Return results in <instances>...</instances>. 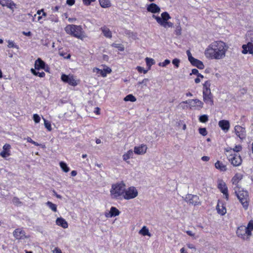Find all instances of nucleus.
<instances>
[{
  "instance_id": "obj_1",
  "label": "nucleus",
  "mask_w": 253,
  "mask_h": 253,
  "mask_svg": "<svg viewBox=\"0 0 253 253\" xmlns=\"http://www.w3.org/2000/svg\"><path fill=\"white\" fill-rule=\"evenodd\" d=\"M228 45L221 41L211 42L205 49L204 54L207 58L220 60L224 58L228 50Z\"/></svg>"
},
{
  "instance_id": "obj_2",
  "label": "nucleus",
  "mask_w": 253,
  "mask_h": 253,
  "mask_svg": "<svg viewBox=\"0 0 253 253\" xmlns=\"http://www.w3.org/2000/svg\"><path fill=\"white\" fill-rule=\"evenodd\" d=\"M65 31L68 34L82 40L86 37L81 26L68 25L65 28Z\"/></svg>"
},
{
  "instance_id": "obj_3",
  "label": "nucleus",
  "mask_w": 253,
  "mask_h": 253,
  "mask_svg": "<svg viewBox=\"0 0 253 253\" xmlns=\"http://www.w3.org/2000/svg\"><path fill=\"white\" fill-rule=\"evenodd\" d=\"M152 17L156 19L157 23L165 28H172L173 24L168 21L170 19V16L167 12H163L161 17L153 15Z\"/></svg>"
},
{
  "instance_id": "obj_4",
  "label": "nucleus",
  "mask_w": 253,
  "mask_h": 253,
  "mask_svg": "<svg viewBox=\"0 0 253 253\" xmlns=\"http://www.w3.org/2000/svg\"><path fill=\"white\" fill-rule=\"evenodd\" d=\"M126 185L123 182L117 183L112 185L110 193L114 198H118L120 196L124 197Z\"/></svg>"
},
{
  "instance_id": "obj_5",
  "label": "nucleus",
  "mask_w": 253,
  "mask_h": 253,
  "mask_svg": "<svg viewBox=\"0 0 253 253\" xmlns=\"http://www.w3.org/2000/svg\"><path fill=\"white\" fill-rule=\"evenodd\" d=\"M237 196L245 209H247L249 206V195L247 191H235Z\"/></svg>"
},
{
  "instance_id": "obj_6",
  "label": "nucleus",
  "mask_w": 253,
  "mask_h": 253,
  "mask_svg": "<svg viewBox=\"0 0 253 253\" xmlns=\"http://www.w3.org/2000/svg\"><path fill=\"white\" fill-rule=\"evenodd\" d=\"M182 104H188L191 109L195 108L199 110L202 108L204 105L203 102L198 99H189L182 101L180 103V105H181Z\"/></svg>"
},
{
  "instance_id": "obj_7",
  "label": "nucleus",
  "mask_w": 253,
  "mask_h": 253,
  "mask_svg": "<svg viewBox=\"0 0 253 253\" xmlns=\"http://www.w3.org/2000/svg\"><path fill=\"white\" fill-rule=\"evenodd\" d=\"M236 233L237 236L244 240L249 239L252 235L251 232L246 228L245 226L239 227L237 230Z\"/></svg>"
},
{
  "instance_id": "obj_8",
  "label": "nucleus",
  "mask_w": 253,
  "mask_h": 253,
  "mask_svg": "<svg viewBox=\"0 0 253 253\" xmlns=\"http://www.w3.org/2000/svg\"><path fill=\"white\" fill-rule=\"evenodd\" d=\"M138 195V191L135 187H130L128 189H125V192L123 198L126 200L133 199Z\"/></svg>"
},
{
  "instance_id": "obj_9",
  "label": "nucleus",
  "mask_w": 253,
  "mask_h": 253,
  "mask_svg": "<svg viewBox=\"0 0 253 253\" xmlns=\"http://www.w3.org/2000/svg\"><path fill=\"white\" fill-rule=\"evenodd\" d=\"M184 200L189 204L194 206L198 205L201 204L199 197L197 195L192 194H187Z\"/></svg>"
},
{
  "instance_id": "obj_10",
  "label": "nucleus",
  "mask_w": 253,
  "mask_h": 253,
  "mask_svg": "<svg viewBox=\"0 0 253 253\" xmlns=\"http://www.w3.org/2000/svg\"><path fill=\"white\" fill-rule=\"evenodd\" d=\"M234 131L236 135L241 140H243L246 137V131L245 128L240 126H236L234 127Z\"/></svg>"
},
{
  "instance_id": "obj_11",
  "label": "nucleus",
  "mask_w": 253,
  "mask_h": 253,
  "mask_svg": "<svg viewBox=\"0 0 253 253\" xmlns=\"http://www.w3.org/2000/svg\"><path fill=\"white\" fill-rule=\"evenodd\" d=\"M246 40L247 43L242 45L243 49L248 48V47L253 46V30H250L247 32Z\"/></svg>"
},
{
  "instance_id": "obj_12",
  "label": "nucleus",
  "mask_w": 253,
  "mask_h": 253,
  "mask_svg": "<svg viewBox=\"0 0 253 253\" xmlns=\"http://www.w3.org/2000/svg\"><path fill=\"white\" fill-rule=\"evenodd\" d=\"M61 80L63 82L69 84L70 85L76 86L78 84V83L74 79L73 76L69 75H66L63 74L61 76Z\"/></svg>"
},
{
  "instance_id": "obj_13",
  "label": "nucleus",
  "mask_w": 253,
  "mask_h": 253,
  "mask_svg": "<svg viewBox=\"0 0 253 253\" xmlns=\"http://www.w3.org/2000/svg\"><path fill=\"white\" fill-rule=\"evenodd\" d=\"M242 147L241 145H236L234 148H228L226 149V151L229 152L231 154V156H233L232 158H236V157H239L241 158L239 152L241 151Z\"/></svg>"
},
{
  "instance_id": "obj_14",
  "label": "nucleus",
  "mask_w": 253,
  "mask_h": 253,
  "mask_svg": "<svg viewBox=\"0 0 253 253\" xmlns=\"http://www.w3.org/2000/svg\"><path fill=\"white\" fill-rule=\"evenodd\" d=\"M13 236L17 240H23L28 238L29 236H26L25 231L21 228L16 229L13 232Z\"/></svg>"
},
{
  "instance_id": "obj_15",
  "label": "nucleus",
  "mask_w": 253,
  "mask_h": 253,
  "mask_svg": "<svg viewBox=\"0 0 253 253\" xmlns=\"http://www.w3.org/2000/svg\"><path fill=\"white\" fill-rule=\"evenodd\" d=\"M203 101L210 106L213 105V96L210 92H203Z\"/></svg>"
},
{
  "instance_id": "obj_16",
  "label": "nucleus",
  "mask_w": 253,
  "mask_h": 253,
  "mask_svg": "<svg viewBox=\"0 0 253 253\" xmlns=\"http://www.w3.org/2000/svg\"><path fill=\"white\" fill-rule=\"evenodd\" d=\"M218 188L220 191L225 196V198L228 200V193L227 187L225 184V183L222 180H219L218 181Z\"/></svg>"
},
{
  "instance_id": "obj_17",
  "label": "nucleus",
  "mask_w": 253,
  "mask_h": 253,
  "mask_svg": "<svg viewBox=\"0 0 253 253\" xmlns=\"http://www.w3.org/2000/svg\"><path fill=\"white\" fill-rule=\"evenodd\" d=\"M93 72L96 74H99L103 77H105L107 74H110L112 72V70L109 67H106L103 70L95 68L93 69Z\"/></svg>"
},
{
  "instance_id": "obj_18",
  "label": "nucleus",
  "mask_w": 253,
  "mask_h": 253,
  "mask_svg": "<svg viewBox=\"0 0 253 253\" xmlns=\"http://www.w3.org/2000/svg\"><path fill=\"white\" fill-rule=\"evenodd\" d=\"M11 146L9 144H5L2 147V150L0 153V156L3 158L8 157L10 155Z\"/></svg>"
},
{
  "instance_id": "obj_19",
  "label": "nucleus",
  "mask_w": 253,
  "mask_h": 253,
  "mask_svg": "<svg viewBox=\"0 0 253 253\" xmlns=\"http://www.w3.org/2000/svg\"><path fill=\"white\" fill-rule=\"evenodd\" d=\"M147 147L146 145L142 144L134 148V152L136 154L142 155L146 153Z\"/></svg>"
},
{
  "instance_id": "obj_20",
  "label": "nucleus",
  "mask_w": 253,
  "mask_h": 253,
  "mask_svg": "<svg viewBox=\"0 0 253 253\" xmlns=\"http://www.w3.org/2000/svg\"><path fill=\"white\" fill-rule=\"evenodd\" d=\"M219 126L225 132L229 130L230 128V123L227 120H221L218 122Z\"/></svg>"
},
{
  "instance_id": "obj_21",
  "label": "nucleus",
  "mask_w": 253,
  "mask_h": 253,
  "mask_svg": "<svg viewBox=\"0 0 253 253\" xmlns=\"http://www.w3.org/2000/svg\"><path fill=\"white\" fill-rule=\"evenodd\" d=\"M147 10L153 13H159L160 8L156 4L152 3L147 6Z\"/></svg>"
},
{
  "instance_id": "obj_22",
  "label": "nucleus",
  "mask_w": 253,
  "mask_h": 253,
  "mask_svg": "<svg viewBox=\"0 0 253 253\" xmlns=\"http://www.w3.org/2000/svg\"><path fill=\"white\" fill-rule=\"evenodd\" d=\"M45 64L41 58H38L35 61V68L37 70L40 69H44Z\"/></svg>"
},
{
  "instance_id": "obj_23",
  "label": "nucleus",
  "mask_w": 253,
  "mask_h": 253,
  "mask_svg": "<svg viewBox=\"0 0 253 253\" xmlns=\"http://www.w3.org/2000/svg\"><path fill=\"white\" fill-rule=\"evenodd\" d=\"M56 224L64 228H67L68 226L66 221L62 217H58L56 220Z\"/></svg>"
},
{
  "instance_id": "obj_24",
  "label": "nucleus",
  "mask_w": 253,
  "mask_h": 253,
  "mask_svg": "<svg viewBox=\"0 0 253 253\" xmlns=\"http://www.w3.org/2000/svg\"><path fill=\"white\" fill-rule=\"evenodd\" d=\"M190 63L194 66L197 67L200 69H203L204 68V65L203 62L196 58H194L190 61Z\"/></svg>"
},
{
  "instance_id": "obj_25",
  "label": "nucleus",
  "mask_w": 253,
  "mask_h": 253,
  "mask_svg": "<svg viewBox=\"0 0 253 253\" xmlns=\"http://www.w3.org/2000/svg\"><path fill=\"white\" fill-rule=\"evenodd\" d=\"M215 167L217 169L222 171H224L226 170V165L219 161H217L215 163Z\"/></svg>"
},
{
  "instance_id": "obj_26",
  "label": "nucleus",
  "mask_w": 253,
  "mask_h": 253,
  "mask_svg": "<svg viewBox=\"0 0 253 253\" xmlns=\"http://www.w3.org/2000/svg\"><path fill=\"white\" fill-rule=\"evenodd\" d=\"M242 178L243 175L241 174H236L232 179L233 184L237 185L239 182L242 179Z\"/></svg>"
},
{
  "instance_id": "obj_27",
  "label": "nucleus",
  "mask_w": 253,
  "mask_h": 253,
  "mask_svg": "<svg viewBox=\"0 0 253 253\" xmlns=\"http://www.w3.org/2000/svg\"><path fill=\"white\" fill-rule=\"evenodd\" d=\"M101 29L104 36L106 38H111L112 37V33L109 28L106 27H103Z\"/></svg>"
},
{
  "instance_id": "obj_28",
  "label": "nucleus",
  "mask_w": 253,
  "mask_h": 253,
  "mask_svg": "<svg viewBox=\"0 0 253 253\" xmlns=\"http://www.w3.org/2000/svg\"><path fill=\"white\" fill-rule=\"evenodd\" d=\"M216 210L217 212L222 215H224L226 212V208L223 205H220L219 204H218L216 206Z\"/></svg>"
},
{
  "instance_id": "obj_29",
  "label": "nucleus",
  "mask_w": 253,
  "mask_h": 253,
  "mask_svg": "<svg viewBox=\"0 0 253 253\" xmlns=\"http://www.w3.org/2000/svg\"><path fill=\"white\" fill-rule=\"evenodd\" d=\"M99 1L101 6L103 8H108L111 5L110 0H99Z\"/></svg>"
},
{
  "instance_id": "obj_30",
  "label": "nucleus",
  "mask_w": 253,
  "mask_h": 253,
  "mask_svg": "<svg viewBox=\"0 0 253 253\" xmlns=\"http://www.w3.org/2000/svg\"><path fill=\"white\" fill-rule=\"evenodd\" d=\"M211 83L209 81H207L203 84V92H210Z\"/></svg>"
},
{
  "instance_id": "obj_31",
  "label": "nucleus",
  "mask_w": 253,
  "mask_h": 253,
  "mask_svg": "<svg viewBox=\"0 0 253 253\" xmlns=\"http://www.w3.org/2000/svg\"><path fill=\"white\" fill-rule=\"evenodd\" d=\"M139 233L143 236L147 235L151 236V234L149 232L148 229L145 226H143L142 229L139 231Z\"/></svg>"
},
{
  "instance_id": "obj_32",
  "label": "nucleus",
  "mask_w": 253,
  "mask_h": 253,
  "mask_svg": "<svg viewBox=\"0 0 253 253\" xmlns=\"http://www.w3.org/2000/svg\"><path fill=\"white\" fill-rule=\"evenodd\" d=\"M111 216L112 217L116 216L119 215L120 211L115 207H112L110 209Z\"/></svg>"
},
{
  "instance_id": "obj_33",
  "label": "nucleus",
  "mask_w": 253,
  "mask_h": 253,
  "mask_svg": "<svg viewBox=\"0 0 253 253\" xmlns=\"http://www.w3.org/2000/svg\"><path fill=\"white\" fill-rule=\"evenodd\" d=\"M145 61L147 66L148 67L149 69H150L152 65H154L155 63V62L153 59L148 57H146L145 58Z\"/></svg>"
},
{
  "instance_id": "obj_34",
  "label": "nucleus",
  "mask_w": 253,
  "mask_h": 253,
  "mask_svg": "<svg viewBox=\"0 0 253 253\" xmlns=\"http://www.w3.org/2000/svg\"><path fill=\"white\" fill-rule=\"evenodd\" d=\"M60 166L62 170L65 172H68L70 170L69 168L67 166V164L63 162L60 163Z\"/></svg>"
},
{
  "instance_id": "obj_35",
  "label": "nucleus",
  "mask_w": 253,
  "mask_h": 253,
  "mask_svg": "<svg viewBox=\"0 0 253 253\" xmlns=\"http://www.w3.org/2000/svg\"><path fill=\"white\" fill-rule=\"evenodd\" d=\"M230 160L231 164L235 167L239 166L242 162V159H230Z\"/></svg>"
},
{
  "instance_id": "obj_36",
  "label": "nucleus",
  "mask_w": 253,
  "mask_h": 253,
  "mask_svg": "<svg viewBox=\"0 0 253 253\" xmlns=\"http://www.w3.org/2000/svg\"><path fill=\"white\" fill-rule=\"evenodd\" d=\"M125 101L135 102L136 100V98L132 94L126 95L124 99Z\"/></svg>"
},
{
  "instance_id": "obj_37",
  "label": "nucleus",
  "mask_w": 253,
  "mask_h": 253,
  "mask_svg": "<svg viewBox=\"0 0 253 253\" xmlns=\"http://www.w3.org/2000/svg\"><path fill=\"white\" fill-rule=\"evenodd\" d=\"M46 204L52 211L54 212L57 211V206L55 204L49 201H48Z\"/></svg>"
},
{
  "instance_id": "obj_38",
  "label": "nucleus",
  "mask_w": 253,
  "mask_h": 253,
  "mask_svg": "<svg viewBox=\"0 0 253 253\" xmlns=\"http://www.w3.org/2000/svg\"><path fill=\"white\" fill-rule=\"evenodd\" d=\"M31 71L35 76H38L40 77L43 78L45 76V73L43 72H36V70L34 69H31Z\"/></svg>"
},
{
  "instance_id": "obj_39",
  "label": "nucleus",
  "mask_w": 253,
  "mask_h": 253,
  "mask_svg": "<svg viewBox=\"0 0 253 253\" xmlns=\"http://www.w3.org/2000/svg\"><path fill=\"white\" fill-rule=\"evenodd\" d=\"M44 121V125L45 128L48 130L51 131L52 130V127L51 126V124L48 121H46L45 119L43 118Z\"/></svg>"
},
{
  "instance_id": "obj_40",
  "label": "nucleus",
  "mask_w": 253,
  "mask_h": 253,
  "mask_svg": "<svg viewBox=\"0 0 253 253\" xmlns=\"http://www.w3.org/2000/svg\"><path fill=\"white\" fill-rule=\"evenodd\" d=\"M48 19L51 21L55 22V23H57L59 21V19H58V17H57V16L56 15H54V14L50 15Z\"/></svg>"
},
{
  "instance_id": "obj_41",
  "label": "nucleus",
  "mask_w": 253,
  "mask_h": 253,
  "mask_svg": "<svg viewBox=\"0 0 253 253\" xmlns=\"http://www.w3.org/2000/svg\"><path fill=\"white\" fill-rule=\"evenodd\" d=\"M209 118L207 115H203L199 117V121L202 123H206L208 121Z\"/></svg>"
},
{
  "instance_id": "obj_42",
  "label": "nucleus",
  "mask_w": 253,
  "mask_h": 253,
  "mask_svg": "<svg viewBox=\"0 0 253 253\" xmlns=\"http://www.w3.org/2000/svg\"><path fill=\"white\" fill-rule=\"evenodd\" d=\"M7 42H8L7 46L9 48H16V49L19 48L18 46L16 45L13 41L8 40L7 41Z\"/></svg>"
},
{
  "instance_id": "obj_43",
  "label": "nucleus",
  "mask_w": 253,
  "mask_h": 253,
  "mask_svg": "<svg viewBox=\"0 0 253 253\" xmlns=\"http://www.w3.org/2000/svg\"><path fill=\"white\" fill-rule=\"evenodd\" d=\"M112 46L118 48L120 51H124V47L123 45L119 43H113L112 45Z\"/></svg>"
},
{
  "instance_id": "obj_44",
  "label": "nucleus",
  "mask_w": 253,
  "mask_h": 253,
  "mask_svg": "<svg viewBox=\"0 0 253 253\" xmlns=\"http://www.w3.org/2000/svg\"><path fill=\"white\" fill-rule=\"evenodd\" d=\"M190 74L191 75H192V74L196 75L198 77H200L202 79L204 78V76L202 75H201V74H200L199 73L198 70L196 69H193L192 70V73Z\"/></svg>"
},
{
  "instance_id": "obj_45",
  "label": "nucleus",
  "mask_w": 253,
  "mask_h": 253,
  "mask_svg": "<svg viewBox=\"0 0 253 253\" xmlns=\"http://www.w3.org/2000/svg\"><path fill=\"white\" fill-rule=\"evenodd\" d=\"M133 151L131 150L128 151L124 155V158H130L133 156Z\"/></svg>"
},
{
  "instance_id": "obj_46",
  "label": "nucleus",
  "mask_w": 253,
  "mask_h": 253,
  "mask_svg": "<svg viewBox=\"0 0 253 253\" xmlns=\"http://www.w3.org/2000/svg\"><path fill=\"white\" fill-rule=\"evenodd\" d=\"M181 27L180 26V24H179L178 25L176 26L175 30V33L176 35H180L181 34Z\"/></svg>"
},
{
  "instance_id": "obj_47",
  "label": "nucleus",
  "mask_w": 253,
  "mask_h": 253,
  "mask_svg": "<svg viewBox=\"0 0 253 253\" xmlns=\"http://www.w3.org/2000/svg\"><path fill=\"white\" fill-rule=\"evenodd\" d=\"M170 63V60L169 59H166L163 62H160L159 63V66L162 67H166L167 65Z\"/></svg>"
},
{
  "instance_id": "obj_48",
  "label": "nucleus",
  "mask_w": 253,
  "mask_h": 253,
  "mask_svg": "<svg viewBox=\"0 0 253 253\" xmlns=\"http://www.w3.org/2000/svg\"><path fill=\"white\" fill-rule=\"evenodd\" d=\"M246 228L248 230H249L250 232H251L253 230V220H251L248 224L247 227Z\"/></svg>"
},
{
  "instance_id": "obj_49",
  "label": "nucleus",
  "mask_w": 253,
  "mask_h": 253,
  "mask_svg": "<svg viewBox=\"0 0 253 253\" xmlns=\"http://www.w3.org/2000/svg\"><path fill=\"white\" fill-rule=\"evenodd\" d=\"M33 120L36 123H39L41 121V118L39 115L35 114L33 115Z\"/></svg>"
},
{
  "instance_id": "obj_50",
  "label": "nucleus",
  "mask_w": 253,
  "mask_h": 253,
  "mask_svg": "<svg viewBox=\"0 0 253 253\" xmlns=\"http://www.w3.org/2000/svg\"><path fill=\"white\" fill-rule=\"evenodd\" d=\"M199 132L203 136H206L207 134V131L206 128H200L199 129Z\"/></svg>"
},
{
  "instance_id": "obj_51",
  "label": "nucleus",
  "mask_w": 253,
  "mask_h": 253,
  "mask_svg": "<svg viewBox=\"0 0 253 253\" xmlns=\"http://www.w3.org/2000/svg\"><path fill=\"white\" fill-rule=\"evenodd\" d=\"M172 63L176 68H178L179 66L180 60L178 59L175 58L172 60Z\"/></svg>"
},
{
  "instance_id": "obj_52",
  "label": "nucleus",
  "mask_w": 253,
  "mask_h": 253,
  "mask_svg": "<svg viewBox=\"0 0 253 253\" xmlns=\"http://www.w3.org/2000/svg\"><path fill=\"white\" fill-rule=\"evenodd\" d=\"M6 7L13 10V8L15 7V4L13 2L8 1V2L6 5Z\"/></svg>"
},
{
  "instance_id": "obj_53",
  "label": "nucleus",
  "mask_w": 253,
  "mask_h": 253,
  "mask_svg": "<svg viewBox=\"0 0 253 253\" xmlns=\"http://www.w3.org/2000/svg\"><path fill=\"white\" fill-rule=\"evenodd\" d=\"M186 232L189 236L194 237V239H196L197 238L199 237L198 236H195V234L194 233H193L191 231L187 230L186 231Z\"/></svg>"
},
{
  "instance_id": "obj_54",
  "label": "nucleus",
  "mask_w": 253,
  "mask_h": 253,
  "mask_svg": "<svg viewBox=\"0 0 253 253\" xmlns=\"http://www.w3.org/2000/svg\"><path fill=\"white\" fill-rule=\"evenodd\" d=\"M26 140H27V141L28 142H30V143H32V144H34L36 146H39V144L37 142L33 141L30 137H27L26 138Z\"/></svg>"
},
{
  "instance_id": "obj_55",
  "label": "nucleus",
  "mask_w": 253,
  "mask_h": 253,
  "mask_svg": "<svg viewBox=\"0 0 253 253\" xmlns=\"http://www.w3.org/2000/svg\"><path fill=\"white\" fill-rule=\"evenodd\" d=\"M137 69L139 73L143 72L144 74H146L147 72V70H144L142 67L140 66H137Z\"/></svg>"
},
{
  "instance_id": "obj_56",
  "label": "nucleus",
  "mask_w": 253,
  "mask_h": 253,
  "mask_svg": "<svg viewBox=\"0 0 253 253\" xmlns=\"http://www.w3.org/2000/svg\"><path fill=\"white\" fill-rule=\"evenodd\" d=\"M187 55L188 57V60L190 62L192 60H193L194 58L193 57H192V54L189 50H187L186 51Z\"/></svg>"
},
{
  "instance_id": "obj_57",
  "label": "nucleus",
  "mask_w": 253,
  "mask_h": 253,
  "mask_svg": "<svg viewBox=\"0 0 253 253\" xmlns=\"http://www.w3.org/2000/svg\"><path fill=\"white\" fill-rule=\"evenodd\" d=\"M95 1V0H83L84 3L86 5H89L92 2Z\"/></svg>"
},
{
  "instance_id": "obj_58",
  "label": "nucleus",
  "mask_w": 253,
  "mask_h": 253,
  "mask_svg": "<svg viewBox=\"0 0 253 253\" xmlns=\"http://www.w3.org/2000/svg\"><path fill=\"white\" fill-rule=\"evenodd\" d=\"M42 16H44V17H46V16L47 14H46V13L45 12H44V11H43V9H41V10H39L37 11V14H38V15H40V14H41V13H42Z\"/></svg>"
},
{
  "instance_id": "obj_59",
  "label": "nucleus",
  "mask_w": 253,
  "mask_h": 253,
  "mask_svg": "<svg viewBox=\"0 0 253 253\" xmlns=\"http://www.w3.org/2000/svg\"><path fill=\"white\" fill-rule=\"evenodd\" d=\"M148 79H144L141 82H138V84H144L145 85H147L146 84L148 82Z\"/></svg>"
},
{
  "instance_id": "obj_60",
  "label": "nucleus",
  "mask_w": 253,
  "mask_h": 253,
  "mask_svg": "<svg viewBox=\"0 0 253 253\" xmlns=\"http://www.w3.org/2000/svg\"><path fill=\"white\" fill-rule=\"evenodd\" d=\"M75 0H67L66 3L70 6H72L75 3Z\"/></svg>"
},
{
  "instance_id": "obj_61",
  "label": "nucleus",
  "mask_w": 253,
  "mask_h": 253,
  "mask_svg": "<svg viewBox=\"0 0 253 253\" xmlns=\"http://www.w3.org/2000/svg\"><path fill=\"white\" fill-rule=\"evenodd\" d=\"M8 0H2L1 1V2H0V4L2 6H6L8 2Z\"/></svg>"
},
{
  "instance_id": "obj_62",
  "label": "nucleus",
  "mask_w": 253,
  "mask_h": 253,
  "mask_svg": "<svg viewBox=\"0 0 253 253\" xmlns=\"http://www.w3.org/2000/svg\"><path fill=\"white\" fill-rule=\"evenodd\" d=\"M53 253H62L61 250L58 248H55L54 250L52 251Z\"/></svg>"
},
{
  "instance_id": "obj_63",
  "label": "nucleus",
  "mask_w": 253,
  "mask_h": 253,
  "mask_svg": "<svg viewBox=\"0 0 253 253\" xmlns=\"http://www.w3.org/2000/svg\"><path fill=\"white\" fill-rule=\"evenodd\" d=\"M12 201L14 203H15V204L20 203V202L19 201V199L17 197H14L12 200Z\"/></svg>"
},
{
  "instance_id": "obj_64",
  "label": "nucleus",
  "mask_w": 253,
  "mask_h": 253,
  "mask_svg": "<svg viewBox=\"0 0 253 253\" xmlns=\"http://www.w3.org/2000/svg\"><path fill=\"white\" fill-rule=\"evenodd\" d=\"M60 7L59 6H56L52 8V10L54 12H57L58 11Z\"/></svg>"
}]
</instances>
